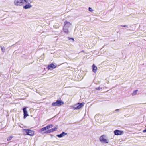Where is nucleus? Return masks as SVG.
I'll return each mask as SVG.
<instances>
[{"label": "nucleus", "mask_w": 146, "mask_h": 146, "mask_svg": "<svg viewBox=\"0 0 146 146\" xmlns=\"http://www.w3.org/2000/svg\"><path fill=\"white\" fill-rule=\"evenodd\" d=\"M64 102L61 100H58L56 102H53L52 104V106H60L63 104Z\"/></svg>", "instance_id": "f257e3e1"}, {"label": "nucleus", "mask_w": 146, "mask_h": 146, "mask_svg": "<svg viewBox=\"0 0 146 146\" xmlns=\"http://www.w3.org/2000/svg\"><path fill=\"white\" fill-rule=\"evenodd\" d=\"M24 132L26 133V135L30 136H33L34 134V131L29 129H24Z\"/></svg>", "instance_id": "f03ea898"}, {"label": "nucleus", "mask_w": 146, "mask_h": 146, "mask_svg": "<svg viewBox=\"0 0 146 146\" xmlns=\"http://www.w3.org/2000/svg\"><path fill=\"white\" fill-rule=\"evenodd\" d=\"M84 104V103H78L75 105L73 107L74 109V110H77L80 109L82 107H83Z\"/></svg>", "instance_id": "7ed1b4c3"}, {"label": "nucleus", "mask_w": 146, "mask_h": 146, "mask_svg": "<svg viewBox=\"0 0 146 146\" xmlns=\"http://www.w3.org/2000/svg\"><path fill=\"white\" fill-rule=\"evenodd\" d=\"M23 3V0H15L14 3L15 5L21 6Z\"/></svg>", "instance_id": "20e7f679"}, {"label": "nucleus", "mask_w": 146, "mask_h": 146, "mask_svg": "<svg viewBox=\"0 0 146 146\" xmlns=\"http://www.w3.org/2000/svg\"><path fill=\"white\" fill-rule=\"evenodd\" d=\"M115 135H121L123 133V131L119 130H116L114 131Z\"/></svg>", "instance_id": "39448f33"}, {"label": "nucleus", "mask_w": 146, "mask_h": 146, "mask_svg": "<svg viewBox=\"0 0 146 146\" xmlns=\"http://www.w3.org/2000/svg\"><path fill=\"white\" fill-rule=\"evenodd\" d=\"M56 65H54L53 63H51L48 66L47 68L48 70H51L56 68Z\"/></svg>", "instance_id": "423d86ee"}, {"label": "nucleus", "mask_w": 146, "mask_h": 146, "mask_svg": "<svg viewBox=\"0 0 146 146\" xmlns=\"http://www.w3.org/2000/svg\"><path fill=\"white\" fill-rule=\"evenodd\" d=\"M104 135H103L101 136L100 138V141L102 142H103L104 143H108L109 142L107 141L106 139L105 138H104L103 137H104Z\"/></svg>", "instance_id": "0eeeda50"}, {"label": "nucleus", "mask_w": 146, "mask_h": 146, "mask_svg": "<svg viewBox=\"0 0 146 146\" xmlns=\"http://www.w3.org/2000/svg\"><path fill=\"white\" fill-rule=\"evenodd\" d=\"M23 110V118L24 119H25L26 117L28 116L27 111L26 110V108H24Z\"/></svg>", "instance_id": "6e6552de"}, {"label": "nucleus", "mask_w": 146, "mask_h": 146, "mask_svg": "<svg viewBox=\"0 0 146 146\" xmlns=\"http://www.w3.org/2000/svg\"><path fill=\"white\" fill-rule=\"evenodd\" d=\"M32 7V5L30 3H27L25 5L23 6V8L25 9H30Z\"/></svg>", "instance_id": "1a4fd4ad"}, {"label": "nucleus", "mask_w": 146, "mask_h": 146, "mask_svg": "<svg viewBox=\"0 0 146 146\" xmlns=\"http://www.w3.org/2000/svg\"><path fill=\"white\" fill-rule=\"evenodd\" d=\"M66 135H67V133L64 132H62L60 134L57 135L56 136L59 138H61Z\"/></svg>", "instance_id": "9d476101"}, {"label": "nucleus", "mask_w": 146, "mask_h": 146, "mask_svg": "<svg viewBox=\"0 0 146 146\" xmlns=\"http://www.w3.org/2000/svg\"><path fill=\"white\" fill-rule=\"evenodd\" d=\"M64 27H66L68 28L70 27L71 25V24L69 22H68L66 21L64 23Z\"/></svg>", "instance_id": "9b49d317"}, {"label": "nucleus", "mask_w": 146, "mask_h": 146, "mask_svg": "<svg viewBox=\"0 0 146 146\" xmlns=\"http://www.w3.org/2000/svg\"><path fill=\"white\" fill-rule=\"evenodd\" d=\"M92 69L93 72L96 73L97 71V67L94 64H93L92 65Z\"/></svg>", "instance_id": "f8f14e48"}, {"label": "nucleus", "mask_w": 146, "mask_h": 146, "mask_svg": "<svg viewBox=\"0 0 146 146\" xmlns=\"http://www.w3.org/2000/svg\"><path fill=\"white\" fill-rule=\"evenodd\" d=\"M23 2H25L26 4L28 3H31L32 2L31 0H23Z\"/></svg>", "instance_id": "ddd939ff"}, {"label": "nucleus", "mask_w": 146, "mask_h": 146, "mask_svg": "<svg viewBox=\"0 0 146 146\" xmlns=\"http://www.w3.org/2000/svg\"><path fill=\"white\" fill-rule=\"evenodd\" d=\"M48 129L47 128V127L46 126L43 127L41 129L40 131V132H42L43 133V132L45 130H46Z\"/></svg>", "instance_id": "4468645a"}, {"label": "nucleus", "mask_w": 146, "mask_h": 146, "mask_svg": "<svg viewBox=\"0 0 146 146\" xmlns=\"http://www.w3.org/2000/svg\"><path fill=\"white\" fill-rule=\"evenodd\" d=\"M68 28L65 27H63V31L64 32L66 33H68Z\"/></svg>", "instance_id": "2eb2a0df"}, {"label": "nucleus", "mask_w": 146, "mask_h": 146, "mask_svg": "<svg viewBox=\"0 0 146 146\" xmlns=\"http://www.w3.org/2000/svg\"><path fill=\"white\" fill-rule=\"evenodd\" d=\"M58 128V127L57 126L54 127V128L51 129H50V131L51 132H54Z\"/></svg>", "instance_id": "dca6fc26"}, {"label": "nucleus", "mask_w": 146, "mask_h": 146, "mask_svg": "<svg viewBox=\"0 0 146 146\" xmlns=\"http://www.w3.org/2000/svg\"><path fill=\"white\" fill-rule=\"evenodd\" d=\"M120 26L122 27H125V28H126V29L127 30H129L130 29H129V25H120Z\"/></svg>", "instance_id": "f3484780"}, {"label": "nucleus", "mask_w": 146, "mask_h": 146, "mask_svg": "<svg viewBox=\"0 0 146 146\" xmlns=\"http://www.w3.org/2000/svg\"><path fill=\"white\" fill-rule=\"evenodd\" d=\"M14 137L13 136H10L8 137L7 139V141H9L11 140Z\"/></svg>", "instance_id": "a211bd4d"}, {"label": "nucleus", "mask_w": 146, "mask_h": 146, "mask_svg": "<svg viewBox=\"0 0 146 146\" xmlns=\"http://www.w3.org/2000/svg\"><path fill=\"white\" fill-rule=\"evenodd\" d=\"M0 47L1 48L2 52H5V50L3 46H1Z\"/></svg>", "instance_id": "6ab92c4d"}, {"label": "nucleus", "mask_w": 146, "mask_h": 146, "mask_svg": "<svg viewBox=\"0 0 146 146\" xmlns=\"http://www.w3.org/2000/svg\"><path fill=\"white\" fill-rule=\"evenodd\" d=\"M53 126V125L52 124L48 125L47 126H46L47 128L48 129L51 127H52Z\"/></svg>", "instance_id": "aec40b11"}, {"label": "nucleus", "mask_w": 146, "mask_h": 146, "mask_svg": "<svg viewBox=\"0 0 146 146\" xmlns=\"http://www.w3.org/2000/svg\"><path fill=\"white\" fill-rule=\"evenodd\" d=\"M138 91V90H134L133 91V93H132V95H135L137 93V92Z\"/></svg>", "instance_id": "412c9836"}, {"label": "nucleus", "mask_w": 146, "mask_h": 146, "mask_svg": "<svg viewBox=\"0 0 146 146\" xmlns=\"http://www.w3.org/2000/svg\"><path fill=\"white\" fill-rule=\"evenodd\" d=\"M51 133L50 130H47V131H45L44 132H43V133Z\"/></svg>", "instance_id": "4be33fe9"}, {"label": "nucleus", "mask_w": 146, "mask_h": 146, "mask_svg": "<svg viewBox=\"0 0 146 146\" xmlns=\"http://www.w3.org/2000/svg\"><path fill=\"white\" fill-rule=\"evenodd\" d=\"M88 10L90 11V12H92L93 11V10L92 8L90 7L88 8Z\"/></svg>", "instance_id": "5701e85b"}, {"label": "nucleus", "mask_w": 146, "mask_h": 146, "mask_svg": "<svg viewBox=\"0 0 146 146\" xmlns=\"http://www.w3.org/2000/svg\"><path fill=\"white\" fill-rule=\"evenodd\" d=\"M101 89H102V88L100 87H98L96 88H95V89L97 90H99Z\"/></svg>", "instance_id": "b1692460"}, {"label": "nucleus", "mask_w": 146, "mask_h": 146, "mask_svg": "<svg viewBox=\"0 0 146 146\" xmlns=\"http://www.w3.org/2000/svg\"><path fill=\"white\" fill-rule=\"evenodd\" d=\"M120 109H117V110H115V111H114V113H115V112H117L119 111Z\"/></svg>", "instance_id": "393cba45"}, {"label": "nucleus", "mask_w": 146, "mask_h": 146, "mask_svg": "<svg viewBox=\"0 0 146 146\" xmlns=\"http://www.w3.org/2000/svg\"><path fill=\"white\" fill-rule=\"evenodd\" d=\"M68 38L69 40H73V41L74 42V39L72 38H70L68 37Z\"/></svg>", "instance_id": "a878e982"}, {"label": "nucleus", "mask_w": 146, "mask_h": 146, "mask_svg": "<svg viewBox=\"0 0 146 146\" xmlns=\"http://www.w3.org/2000/svg\"><path fill=\"white\" fill-rule=\"evenodd\" d=\"M143 133L146 132V129L143 131Z\"/></svg>", "instance_id": "bb28decb"}, {"label": "nucleus", "mask_w": 146, "mask_h": 146, "mask_svg": "<svg viewBox=\"0 0 146 146\" xmlns=\"http://www.w3.org/2000/svg\"><path fill=\"white\" fill-rule=\"evenodd\" d=\"M50 135L51 136V138H52L53 137V135L50 134Z\"/></svg>", "instance_id": "cd10ccee"}, {"label": "nucleus", "mask_w": 146, "mask_h": 146, "mask_svg": "<svg viewBox=\"0 0 146 146\" xmlns=\"http://www.w3.org/2000/svg\"><path fill=\"white\" fill-rule=\"evenodd\" d=\"M125 117H128V116H127V115H125Z\"/></svg>", "instance_id": "c85d7f7f"}, {"label": "nucleus", "mask_w": 146, "mask_h": 146, "mask_svg": "<svg viewBox=\"0 0 146 146\" xmlns=\"http://www.w3.org/2000/svg\"><path fill=\"white\" fill-rule=\"evenodd\" d=\"M146 104V103H143V104Z\"/></svg>", "instance_id": "c756f323"}]
</instances>
